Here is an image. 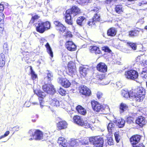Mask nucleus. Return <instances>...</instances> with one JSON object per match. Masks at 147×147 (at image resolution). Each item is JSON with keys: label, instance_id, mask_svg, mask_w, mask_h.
I'll list each match as a JSON object with an SVG mask.
<instances>
[{"label": "nucleus", "instance_id": "1", "mask_svg": "<svg viewBox=\"0 0 147 147\" xmlns=\"http://www.w3.org/2000/svg\"><path fill=\"white\" fill-rule=\"evenodd\" d=\"M145 91L142 87H140L136 90H130L129 92L127 89H123L121 91V95L124 98H131L138 102L143 100L145 97Z\"/></svg>", "mask_w": 147, "mask_h": 147}, {"label": "nucleus", "instance_id": "2", "mask_svg": "<svg viewBox=\"0 0 147 147\" xmlns=\"http://www.w3.org/2000/svg\"><path fill=\"white\" fill-rule=\"evenodd\" d=\"M80 13L79 8L76 6H73L71 9L67 10L65 15L66 22L69 24L71 25L72 24L71 17L75 16Z\"/></svg>", "mask_w": 147, "mask_h": 147}, {"label": "nucleus", "instance_id": "3", "mask_svg": "<svg viewBox=\"0 0 147 147\" xmlns=\"http://www.w3.org/2000/svg\"><path fill=\"white\" fill-rule=\"evenodd\" d=\"M91 144L95 147H102L104 143L103 139L99 136H92L89 138Z\"/></svg>", "mask_w": 147, "mask_h": 147}, {"label": "nucleus", "instance_id": "4", "mask_svg": "<svg viewBox=\"0 0 147 147\" xmlns=\"http://www.w3.org/2000/svg\"><path fill=\"white\" fill-rule=\"evenodd\" d=\"M125 76L128 79L135 80L138 78V74L136 71L131 69L126 71L125 73Z\"/></svg>", "mask_w": 147, "mask_h": 147}, {"label": "nucleus", "instance_id": "5", "mask_svg": "<svg viewBox=\"0 0 147 147\" xmlns=\"http://www.w3.org/2000/svg\"><path fill=\"white\" fill-rule=\"evenodd\" d=\"M49 82L45 83L43 85L42 87L43 90L48 94H53L55 92V90L54 88L53 85L50 84H49Z\"/></svg>", "mask_w": 147, "mask_h": 147}, {"label": "nucleus", "instance_id": "6", "mask_svg": "<svg viewBox=\"0 0 147 147\" xmlns=\"http://www.w3.org/2000/svg\"><path fill=\"white\" fill-rule=\"evenodd\" d=\"M34 92L39 97L38 99L39 101L40 105V107L42 108L44 106V102L43 99V98L45 97L46 95L45 93L40 90H34Z\"/></svg>", "mask_w": 147, "mask_h": 147}, {"label": "nucleus", "instance_id": "7", "mask_svg": "<svg viewBox=\"0 0 147 147\" xmlns=\"http://www.w3.org/2000/svg\"><path fill=\"white\" fill-rule=\"evenodd\" d=\"M32 137L29 139L30 140L34 139L35 140H40L43 139V134L40 131L38 130H36L34 134H32Z\"/></svg>", "mask_w": 147, "mask_h": 147}, {"label": "nucleus", "instance_id": "8", "mask_svg": "<svg viewBox=\"0 0 147 147\" xmlns=\"http://www.w3.org/2000/svg\"><path fill=\"white\" fill-rule=\"evenodd\" d=\"M91 103L92 107L94 111L98 112L103 110V106L97 101H92Z\"/></svg>", "mask_w": 147, "mask_h": 147}, {"label": "nucleus", "instance_id": "9", "mask_svg": "<svg viewBox=\"0 0 147 147\" xmlns=\"http://www.w3.org/2000/svg\"><path fill=\"white\" fill-rule=\"evenodd\" d=\"M69 74L73 76L76 74V69L75 63L72 62H69L68 65Z\"/></svg>", "mask_w": 147, "mask_h": 147}, {"label": "nucleus", "instance_id": "10", "mask_svg": "<svg viewBox=\"0 0 147 147\" xmlns=\"http://www.w3.org/2000/svg\"><path fill=\"white\" fill-rule=\"evenodd\" d=\"M58 83L61 84L62 86L65 88H68L71 85L70 82L66 78H59L58 79Z\"/></svg>", "mask_w": 147, "mask_h": 147}, {"label": "nucleus", "instance_id": "11", "mask_svg": "<svg viewBox=\"0 0 147 147\" xmlns=\"http://www.w3.org/2000/svg\"><path fill=\"white\" fill-rule=\"evenodd\" d=\"M80 92L82 94L86 96H90L91 94L90 90L85 86H81L79 88Z\"/></svg>", "mask_w": 147, "mask_h": 147}, {"label": "nucleus", "instance_id": "12", "mask_svg": "<svg viewBox=\"0 0 147 147\" xmlns=\"http://www.w3.org/2000/svg\"><path fill=\"white\" fill-rule=\"evenodd\" d=\"M45 77L44 80L45 83L49 82L52 80L53 74L51 71L47 70L45 72Z\"/></svg>", "mask_w": 147, "mask_h": 147}, {"label": "nucleus", "instance_id": "13", "mask_svg": "<svg viewBox=\"0 0 147 147\" xmlns=\"http://www.w3.org/2000/svg\"><path fill=\"white\" fill-rule=\"evenodd\" d=\"M57 143L59 147H69L68 145L67 140L64 138L60 137L59 138Z\"/></svg>", "mask_w": 147, "mask_h": 147}, {"label": "nucleus", "instance_id": "14", "mask_svg": "<svg viewBox=\"0 0 147 147\" xmlns=\"http://www.w3.org/2000/svg\"><path fill=\"white\" fill-rule=\"evenodd\" d=\"M97 69L101 72L105 73L107 71V66L104 63L101 62L97 65Z\"/></svg>", "mask_w": 147, "mask_h": 147}, {"label": "nucleus", "instance_id": "15", "mask_svg": "<svg viewBox=\"0 0 147 147\" xmlns=\"http://www.w3.org/2000/svg\"><path fill=\"white\" fill-rule=\"evenodd\" d=\"M66 47L68 50L74 51L76 50V46L71 41H67L65 43Z\"/></svg>", "mask_w": 147, "mask_h": 147}, {"label": "nucleus", "instance_id": "16", "mask_svg": "<svg viewBox=\"0 0 147 147\" xmlns=\"http://www.w3.org/2000/svg\"><path fill=\"white\" fill-rule=\"evenodd\" d=\"M145 59V56L144 55H142L137 57L136 59V61L142 65L145 66L147 65V61H145V63H144V61Z\"/></svg>", "mask_w": 147, "mask_h": 147}, {"label": "nucleus", "instance_id": "17", "mask_svg": "<svg viewBox=\"0 0 147 147\" xmlns=\"http://www.w3.org/2000/svg\"><path fill=\"white\" fill-rule=\"evenodd\" d=\"M140 139V136L136 135L132 136L130 139V141L133 146L137 144L139 142Z\"/></svg>", "mask_w": 147, "mask_h": 147}, {"label": "nucleus", "instance_id": "18", "mask_svg": "<svg viewBox=\"0 0 147 147\" xmlns=\"http://www.w3.org/2000/svg\"><path fill=\"white\" fill-rule=\"evenodd\" d=\"M136 122L141 127L145 125L146 123L145 118L142 116L138 117L136 119Z\"/></svg>", "mask_w": 147, "mask_h": 147}, {"label": "nucleus", "instance_id": "19", "mask_svg": "<svg viewBox=\"0 0 147 147\" xmlns=\"http://www.w3.org/2000/svg\"><path fill=\"white\" fill-rule=\"evenodd\" d=\"M128 105L124 103H121L119 106V111L120 113H122L128 110Z\"/></svg>", "mask_w": 147, "mask_h": 147}, {"label": "nucleus", "instance_id": "20", "mask_svg": "<svg viewBox=\"0 0 147 147\" xmlns=\"http://www.w3.org/2000/svg\"><path fill=\"white\" fill-rule=\"evenodd\" d=\"M115 123L119 128H122L124 126L125 121L123 119L118 118L115 121Z\"/></svg>", "mask_w": 147, "mask_h": 147}, {"label": "nucleus", "instance_id": "21", "mask_svg": "<svg viewBox=\"0 0 147 147\" xmlns=\"http://www.w3.org/2000/svg\"><path fill=\"white\" fill-rule=\"evenodd\" d=\"M36 30L37 31L40 33H43L45 30L43 22H41L39 23L38 26H36Z\"/></svg>", "mask_w": 147, "mask_h": 147}, {"label": "nucleus", "instance_id": "22", "mask_svg": "<svg viewBox=\"0 0 147 147\" xmlns=\"http://www.w3.org/2000/svg\"><path fill=\"white\" fill-rule=\"evenodd\" d=\"M67 124L65 121H62L59 122L57 124V127L58 129H61L66 128Z\"/></svg>", "mask_w": 147, "mask_h": 147}, {"label": "nucleus", "instance_id": "23", "mask_svg": "<svg viewBox=\"0 0 147 147\" xmlns=\"http://www.w3.org/2000/svg\"><path fill=\"white\" fill-rule=\"evenodd\" d=\"M73 119L74 122L80 125L82 124L83 119L80 116L78 115L74 116Z\"/></svg>", "mask_w": 147, "mask_h": 147}, {"label": "nucleus", "instance_id": "24", "mask_svg": "<svg viewBox=\"0 0 147 147\" xmlns=\"http://www.w3.org/2000/svg\"><path fill=\"white\" fill-rule=\"evenodd\" d=\"M115 127V125L113 122L111 121L109 123L107 126V129L109 134H110V136H112V131L113 129Z\"/></svg>", "mask_w": 147, "mask_h": 147}, {"label": "nucleus", "instance_id": "25", "mask_svg": "<svg viewBox=\"0 0 147 147\" xmlns=\"http://www.w3.org/2000/svg\"><path fill=\"white\" fill-rule=\"evenodd\" d=\"M76 109L78 112L80 114L84 115L86 113V110L80 105L77 106Z\"/></svg>", "mask_w": 147, "mask_h": 147}, {"label": "nucleus", "instance_id": "26", "mask_svg": "<svg viewBox=\"0 0 147 147\" xmlns=\"http://www.w3.org/2000/svg\"><path fill=\"white\" fill-rule=\"evenodd\" d=\"M89 49L91 52H95L97 54H100L101 53V51L100 50L99 48L96 46H91L90 47Z\"/></svg>", "mask_w": 147, "mask_h": 147}, {"label": "nucleus", "instance_id": "27", "mask_svg": "<svg viewBox=\"0 0 147 147\" xmlns=\"http://www.w3.org/2000/svg\"><path fill=\"white\" fill-rule=\"evenodd\" d=\"M88 69L83 67H80L79 71L80 73L83 76H85L87 73Z\"/></svg>", "mask_w": 147, "mask_h": 147}, {"label": "nucleus", "instance_id": "28", "mask_svg": "<svg viewBox=\"0 0 147 147\" xmlns=\"http://www.w3.org/2000/svg\"><path fill=\"white\" fill-rule=\"evenodd\" d=\"M116 30L115 28H111L109 29L107 31V35L110 36H114L115 35Z\"/></svg>", "mask_w": 147, "mask_h": 147}, {"label": "nucleus", "instance_id": "29", "mask_svg": "<svg viewBox=\"0 0 147 147\" xmlns=\"http://www.w3.org/2000/svg\"><path fill=\"white\" fill-rule=\"evenodd\" d=\"M80 142L79 140L78 139H73L71 140L70 144L68 146H70L69 147H76L78 146Z\"/></svg>", "mask_w": 147, "mask_h": 147}, {"label": "nucleus", "instance_id": "30", "mask_svg": "<svg viewBox=\"0 0 147 147\" xmlns=\"http://www.w3.org/2000/svg\"><path fill=\"white\" fill-rule=\"evenodd\" d=\"M5 63V58L4 54L1 53L0 55V67L3 66Z\"/></svg>", "mask_w": 147, "mask_h": 147}, {"label": "nucleus", "instance_id": "31", "mask_svg": "<svg viewBox=\"0 0 147 147\" xmlns=\"http://www.w3.org/2000/svg\"><path fill=\"white\" fill-rule=\"evenodd\" d=\"M139 34V31L137 30H134L130 31L129 33V36L134 37L138 36Z\"/></svg>", "mask_w": 147, "mask_h": 147}, {"label": "nucleus", "instance_id": "32", "mask_svg": "<svg viewBox=\"0 0 147 147\" xmlns=\"http://www.w3.org/2000/svg\"><path fill=\"white\" fill-rule=\"evenodd\" d=\"M45 46L47 49V52L50 55L51 57H53V52L49 43H47L46 44Z\"/></svg>", "mask_w": 147, "mask_h": 147}, {"label": "nucleus", "instance_id": "33", "mask_svg": "<svg viewBox=\"0 0 147 147\" xmlns=\"http://www.w3.org/2000/svg\"><path fill=\"white\" fill-rule=\"evenodd\" d=\"M115 9L116 12L118 13H121L123 11V8L122 5H117Z\"/></svg>", "mask_w": 147, "mask_h": 147}, {"label": "nucleus", "instance_id": "34", "mask_svg": "<svg viewBox=\"0 0 147 147\" xmlns=\"http://www.w3.org/2000/svg\"><path fill=\"white\" fill-rule=\"evenodd\" d=\"M85 20V18L84 17L81 16L78 18L76 22L80 26H82L83 22Z\"/></svg>", "mask_w": 147, "mask_h": 147}, {"label": "nucleus", "instance_id": "35", "mask_svg": "<svg viewBox=\"0 0 147 147\" xmlns=\"http://www.w3.org/2000/svg\"><path fill=\"white\" fill-rule=\"evenodd\" d=\"M60 103L59 101L56 99L53 100L51 103V105L54 107H57L59 106Z\"/></svg>", "mask_w": 147, "mask_h": 147}, {"label": "nucleus", "instance_id": "36", "mask_svg": "<svg viewBox=\"0 0 147 147\" xmlns=\"http://www.w3.org/2000/svg\"><path fill=\"white\" fill-rule=\"evenodd\" d=\"M30 68L32 78L33 80H36V79H37V75L36 74H35L34 72L32 70V67L31 66H30Z\"/></svg>", "mask_w": 147, "mask_h": 147}, {"label": "nucleus", "instance_id": "37", "mask_svg": "<svg viewBox=\"0 0 147 147\" xmlns=\"http://www.w3.org/2000/svg\"><path fill=\"white\" fill-rule=\"evenodd\" d=\"M80 125L86 128H89L90 127V124L88 123L87 121H84L83 120L82 122V124Z\"/></svg>", "mask_w": 147, "mask_h": 147}, {"label": "nucleus", "instance_id": "38", "mask_svg": "<svg viewBox=\"0 0 147 147\" xmlns=\"http://www.w3.org/2000/svg\"><path fill=\"white\" fill-rule=\"evenodd\" d=\"M141 76L143 78V79L147 78V70L144 69L142 71L141 74Z\"/></svg>", "mask_w": 147, "mask_h": 147}, {"label": "nucleus", "instance_id": "39", "mask_svg": "<svg viewBox=\"0 0 147 147\" xmlns=\"http://www.w3.org/2000/svg\"><path fill=\"white\" fill-rule=\"evenodd\" d=\"M45 30H47L50 28L51 24L49 22H43Z\"/></svg>", "mask_w": 147, "mask_h": 147}, {"label": "nucleus", "instance_id": "40", "mask_svg": "<svg viewBox=\"0 0 147 147\" xmlns=\"http://www.w3.org/2000/svg\"><path fill=\"white\" fill-rule=\"evenodd\" d=\"M56 29L61 32H64L66 30V28L62 24L60 26L58 27V28H57Z\"/></svg>", "mask_w": 147, "mask_h": 147}, {"label": "nucleus", "instance_id": "41", "mask_svg": "<svg viewBox=\"0 0 147 147\" xmlns=\"http://www.w3.org/2000/svg\"><path fill=\"white\" fill-rule=\"evenodd\" d=\"M114 136L116 141L117 142H119L121 138V136L119 135L118 132H115L114 134Z\"/></svg>", "mask_w": 147, "mask_h": 147}, {"label": "nucleus", "instance_id": "42", "mask_svg": "<svg viewBox=\"0 0 147 147\" xmlns=\"http://www.w3.org/2000/svg\"><path fill=\"white\" fill-rule=\"evenodd\" d=\"M92 19L94 20V21L95 22L99 21L100 20V16L99 15L96 13L94 15Z\"/></svg>", "mask_w": 147, "mask_h": 147}, {"label": "nucleus", "instance_id": "43", "mask_svg": "<svg viewBox=\"0 0 147 147\" xmlns=\"http://www.w3.org/2000/svg\"><path fill=\"white\" fill-rule=\"evenodd\" d=\"M58 92L62 96L65 95L66 93V91L61 88H60L58 90Z\"/></svg>", "mask_w": 147, "mask_h": 147}, {"label": "nucleus", "instance_id": "44", "mask_svg": "<svg viewBox=\"0 0 147 147\" xmlns=\"http://www.w3.org/2000/svg\"><path fill=\"white\" fill-rule=\"evenodd\" d=\"M108 139V144L110 145H111L113 144V141L112 138L111 136L110 137H107Z\"/></svg>", "mask_w": 147, "mask_h": 147}, {"label": "nucleus", "instance_id": "45", "mask_svg": "<svg viewBox=\"0 0 147 147\" xmlns=\"http://www.w3.org/2000/svg\"><path fill=\"white\" fill-rule=\"evenodd\" d=\"M39 17L37 15H35L32 17L31 20H30V23H33L35 20L38 19Z\"/></svg>", "mask_w": 147, "mask_h": 147}, {"label": "nucleus", "instance_id": "46", "mask_svg": "<svg viewBox=\"0 0 147 147\" xmlns=\"http://www.w3.org/2000/svg\"><path fill=\"white\" fill-rule=\"evenodd\" d=\"M95 24V22L94 21V20L93 19L90 20L88 23V25L90 26V27H92L93 25H94Z\"/></svg>", "mask_w": 147, "mask_h": 147}, {"label": "nucleus", "instance_id": "47", "mask_svg": "<svg viewBox=\"0 0 147 147\" xmlns=\"http://www.w3.org/2000/svg\"><path fill=\"white\" fill-rule=\"evenodd\" d=\"M129 45L132 49L134 50H135L136 49V44L135 43H130Z\"/></svg>", "mask_w": 147, "mask_h": 147}, {"label": "nucleus", "instance_id": "48", "mask_svg": "<svg viewBox=\"0 0 147 147\" xmlns=\"http://www.w3.org/2000/svg\"><path fill=\"white\" fill-rule=\"evenodd\" d=\"M102 50L105 52L110 53L111 52V50L107 46L103 47L102 48Z\"/></svg>", "mask_w": 147, "mask_h": 147}, {"label": "nucleus", "instance_id": "49", "mask_svg": "<svg viewBox=\"0 0 147 147\" xmlns=\"http://www.w3.org/2000/svg\"><path fill=\"white\" fill-rule=\"evenodd\" d=\"M65 36L66 38H71L72 35L70 32L67 31L65 34Z\"/></svg>", "mask_w": 147, "mask_h": 147}, {"label": "nucleus", "instance_id": "50", "mask_svg": "<svg viewBox=\"0 0 147 147\" xmlns=\"http://www.w3.org/2000/svg\"><path fill=\"white\" fill-rule=\"evenodd\" d=\"M90 0H78V2L79 4L83 5L89 1Z\"/></svg>", "mask_w": 147, "mask_h": 147}, {"label": "nucleus", "instance_id": "51", "mask_svg": "<svg viewBox=\"0 0 147 147\" xmlns=\"http://www.w3.org/2000/svg\"><path fill=\"white\" fill-rule=\"evenodd\" d=\"M4 17L5 16L4 14L2 13L0 14V22H1V23H3Z\"/></svg>", "mask_w": 147, "mask_h": 147}, {"label": "nucleus", "instance_id": "52", "mask_svg": "<svg viewBox=\"0 0 147 147\" xmlns=\"http://www.w3.org/2000/svg\"><path fill=\"white\" fill-rule=\"evenodd\" d=\"M134 119L131 117H128L127 119V122L129 124H131L133 122Z\"/></svg>", "mask_w": 147, "mask_h": 147}, {"label": "nucleus", "instance_id": "53", "mask_svg": "<svg viewBox=\"0 0 147 147\" xmlns=\"http://www.w3.org/2000/svg\"><path fill=\"white\" fill-rule=\"evenodd\" d=\"M54 23L55 25L56 26L57 28H58V27L60 26V25L62 24L59 22L57 21H55Z\"/></svg>", "mask_w": 147, "mask_h": 147}, {"label": "nucleus", "instance_id": "54", "mask_svg": "<svg viewBox=\"0 0 147 147\" xmlns=\"http://www.w3.org/2000/svg\"><path fill=\"white\" fill-rule=\"evenodd\" d=\"M116 83L117 89L121 87L122 84L121 82H118Z\"/></svg>", "mask_w": 147, "mask_h": 147}, {"label": "nucleus", "instance_id": "55", "mask_svg": "<svg viewBox=\"0 0 147 147\" xmlns=\"http://www.w3.org/2000/svg\"><path fill=\"white\" fill-rule=\"evenodd\" d=\"M4 6L2 3L0 4V12H2L4 10Z\"/></svg>", "mask_w": 147, "mask_h": 147}, {"label": "nucleus", "instance_id": "56", "mask_svg": "<svg viewBox=\"0 0 147 147\" xmlns=\"http://www.w3.org/2000/svg\"><path fill=\"white\" fill-rule=\"evenodd\" d=\"M102 94L101 92H98L97 94V97L98 99H100L102 96Z\"/></svg>", "mask_w": 147, "mask_h": 147}, {"label": "nucleus", "instance_id": "57", "mask_svg": "<svg viewBox=\"0 0 147 147\" xmlns=\"http://www.w3.org/2000/svg\"><path fill=\"white\" fill-rule=\"evenodd\" d=\"M1 26H0V31L1 32H2L3 30V23H0Z\"/></svg>", "mask_w": 147, "mask_h": 147}, {"label": "nucleus", "instance_id": "58", "mask_svg": "<svg viewBox=\"0 0 147 147\" xmlns=\"http://www.w3.org/2000/svg\"><path fill=\"white\" fill-rule=\"evenodd\" d=\"M133 147H144L142 144H136L133 146Z\"/></svg>", "mask_w": 147, "mask_h": 147}, {"label": "nucleus", "instance_id": "59", "mask_svg": "<svg viewBox=\"0 0 147 147\" xmlns=\"http://www.w3.org/2000/svg\"><path fill=\"white\" fill-rule=\"evenodd\" d=\"M111 86L112 87H113L115 89H117V88L116 84V83H111Z\"/></svg>", "mask_w": 147, "mask_h": 147}, {"label": "nucleus", "instance_id": "60", "mask_svg": "<svg viewBox=\"0 0 147 147\" xmlns=\"http://www.w3.org/2000/svg\"><path fill=\"white\" fill-rule=\"evenodd\" d=\"M9 133H10V132L9 131H6L5 133L3 135V136L5 138V137L7 136H8V135L9 134Z\"/></svg>", "mask_w": 147, "mask_h": 147}, {"label": "nucleus", "instance_id": "61", "mask_svg": "<svg viewBox=\"0 0 147 147\" xmlns=\"http://www.w3.org/2000/svg\"><path fill=\"white\" fill-rule=\"evenodd\" d=\"M64 109H65V110L67 112H69L70 111V110H71V107L69 106L68 107V108H65Z\"/></svg>", "mask_w": 147, "mask_h": 147}, {"label": "nucleus", "instance_id": "62", "mask_svg": "<svg viewBox=\"0 0 147 147\" xmlns=\"http://www.w3.org/2000/svg\"><path fill=\"white\" fill-rule=\"evenodd\" d=\"M98 10H99V9L98 8H97V7H94V9L93 10H92V11H95V12H97V11H98Z\"/></svg>", "mask_w": 147, "mask_h": 147}, {"label": "nucleus", "instance_id": "63", "mask_svg": "<svg viewBox=\"0 0 147 147\" xmlns=\"http://www.w3.org/2000/svg\"><path fill=\"white\" fill-rule=\"evenodd\" d=\"M147 3V0H143L141 2L142 4H146Z\"/></svg>", "mask_w": 147, "mask_h": 147}, {"label": "nucleus", "instance_id": "64", "mask_svg": "<svg viewBox=\"0 0 147 147\" xmlns=\"http://www.w3.org/2000/svg\"><path fill=\"white\" fill-rule=\"evenodd\" d=\"M32 103L33 105H38V102H32Z\"/></svg>", "mask_w": 147, "mask_h": 147}]
</instances>
